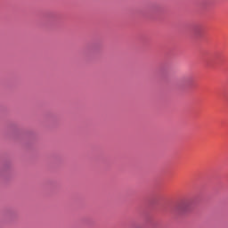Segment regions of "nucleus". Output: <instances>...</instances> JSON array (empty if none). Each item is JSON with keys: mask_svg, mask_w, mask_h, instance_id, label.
Segmentation results:
<instances>
[{"mask_svg": "<svg viewBox=\"0 0 228 228\" xmlns=\"http://www.w3.org/2000/svg\"><path fill=\"white\" fill-rule=\"evenodd\" d=\"M189 203L183 202L180 205L181 211H186L188 209Z\"/></svg>", "mask_w": 228, "mask_h": 228, "instance_id": "nucleus-1", "label": "nucleus"}]
</instances>
